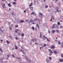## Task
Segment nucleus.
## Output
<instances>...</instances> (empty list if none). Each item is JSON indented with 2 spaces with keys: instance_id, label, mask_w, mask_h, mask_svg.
Returning a JSON list of instances; mask_svg holds the SVG:
<instances>
[{
  "instance_id": "f257e3e1",
  "label": "nucleus",
  "mask_w": 63,
  "mask_h": 63,
  "mask_svg": "<svg viewBox=\"0 0 63 63\" xmlns=\"http://www.w3.org/2000/svg\"><path fill=\"white\" fill-rule=\"evenodd\" d=\"M46 60L47 63H50V61L49 60H48L47 58H46Z\"/></svg>"
},
{
  "instance_id": "f03ea898",
  "label": "nucleus",
  "mask_w": 63,
  "mask_h": 63,
  "mask_svg": "<svg viewBox=\"0 0 63 63\" xmlns=\"http://www.w3.org/2000/svg\"><path fill=\"white\" fill-rule=\"evenodd\" d=\"M2 7L3 8H4V9H5V7H4V6H5V4L3 3H2Z\"/></svg>"
},
{
  "instance_id": "7ed1b4c3",
  "label": "nucleus",
  "mask_w": 63,
  "mask_h": 63,
  "mask_svg": "<svg viewBox=\"0 0 63 63\" xmlns=\"http://www.w3.org/2000/svg\"><path fill=\"white\" fill-rule=\"evenodd\" d=\"M24 58H25L26 60H28V58L27 57V56H25L24 57Z\"/></svg>"
},
{
  "instance_id": "20e7f679",
  "label": "nucleus",
  "mask_w": 63,
  "mask_h": 63,
  "mask_svg": "<svg viewBox=\"0 0 63 63\" xmlns=\"http://www.w3.org/2000/svg\"><path fill=\"white\" fill-rule=\"evenodd\" d=\"M55 48V46L54 45H52V47H51V48H52V49H54Z\"/></svg>"
},
{
  "instance_id": "39448f33",
  "label": "nucleus",
  "mask_w": 63,
  "mask_h": 63,
  "mask_svg": "<svg viewBox=\"0 0 63 63\" xmlns=\"http://www.w3.org/2000/svg\"><path fill=\"white\" fill-rule=\"evenodd\" d=\"M54 52L55 54H57V51L56 50H55L54 51Z\"/></svg>"
},
{
  "instance_id": "423d86ee",
  "label": "nucleus",
  "mask_w": 63,
  "mask_h": 63,
  "mask_svg": "<svg viewBox=\"0 0 63 63\" xmlns=\"http://www.w3.org/2000/svg\"><path fill=\"white\" fill-rule=\"evenodd\" d=\"M29 8H30L31 11H32L33 9V7H30Z\"/></svg>"
},
{
  "instance_id": "0eeeda50",
  "label": "nucleus",
  "mask_w": 63,
  "mask_h": 63,
  "mask_svg": "<svg viewBox=\"0 0 63 63\" xmlns=\"http://www.w3.org/2000/svg\"><path fill=\"white\" fill-rule=\"evenodd\" d=\"M60 62H62L63 61V59H60Z\"/></svg>"
},
{
  "instance_id": "6e6552de",
  "label": "nucleus",
  "mask_w": 63,
  "mask_h": 63,
  "mask_svg": "<svg viewBox=\"0 0 63 63\" xmlns=\"http://www.w3.org/2000/svg\"><path fill=\"white\" fill-rule=\"evenodd\" d=\"M56 31H57V33H59V31L58 30H56Z\"/></svg>"
},
{
  "instance_id": "1a4fd4ad",
  "label": "nucleus",
  "mask_w": 63,
  "mask_h": 63,
  "mask_svg": "<svg viewBox=\"0 0 63 63\" xmlns=\"http://www.w3.org/2000/svg\"><path fill=\"white\" fill-rule=\"evenodd\" d=\"M54 25H55V24H54L52 26V28H55V26H54Z\"/></svg>"
},
{
  "instance_id": "9d476101",
  "label": "nucleus",
  "mask_w": 63,
  "mask_h": 63,
  "mask_svg": "<svg viewBox=\"0 0 63 63\" xmlns=\"http://www.w3.org/2000/svg\"><path fill=\"white\" fill-rule=\"evenodd\" d=\"M55 30H53L52 31V32L53 33H55Z\"/></svg>"
},
{
  "instance_id": "9b49d317",
  "label": "nucleus",
  "mask_w": 63,
  "mask_h": 63,
  "mask_svg": "<svg viewBox=\"0 0 63 63\" xmlns=\"http://www.w3.org/2000/svg\"><path fill=\"white\" fill-rule=\"evenodd\" d=\"M13 5H14H14H16V2H14L13 3Z\"/></svg>"
},
{
  "instance_id": "f8f14e48",
  "label": "nucleus",
  "mask_w": 63,
  "mask_h": 63,
  "mask_svg": "<svg viewBox=\"0 0 63 63\" xmlns=\"http://www.w3.org/2000/svg\"><path fill=\"white\" fill-rule=\"evenodd\" d=\"M36 27H37L38 29H39V26L38 24H36Z\"/></svg>"
},
{
  "instance_id": "ddd939ff",
  "label": "nucleus",
  "mask_w": 63,
  "mask_h": 63,
  "mask_svg": "<svg viewBox=\"0 0 63 63\" xmlns=\"http://www.w3.org/2000/svg\"><path fill=\"white\" fill-rule=\"evenodd\" d=\"M56 9H57V11L58 12H59V11L58 10V7H56Z\"/></svg>"
},
{
  "instance_id": "4468645a",
  "label": "nucleus",
  "mask_w": 63,
  "mask_h": 63,
  "mask_svg": "<svg viewBox=\"0 0 63 63\" xmlns=\"http://www.w3.org/2000/svg\"><path fill=\"white\" fill-rule=\"evenodd\" d=\"M24 21L23 20H20V22H21V23H22V22H24Z\"/></svg>"
},
{
  "instance_id": "2eb2a0df",
  "label": "nucleus",
  "mask_w": 63,
  "mask_h": 63,
  "mask_svg": "<svg viewBox=\"0 0 63 63\" xmlns=\"http://www.w3.org/2000/svg\"><path fill=\"white\" fill-rule=\"evenodd\" d=\"M43 37L44 38H46V39H47H47H48L47 38V37H46V36H45V35L43 36Z\"/></svg>"
},
{
  "instance_id": "dca6fc26",
  "label": "nucleus",
  "mask_w": 63,
  "mask_h": 63,
  "mask_svg": "<svg viewBox=\"0 0 63 63\" xmlns=\"http://www.w3.org/2000/svg\"><path fill=\"white\" fill-rule=\"evenodd\" d=\"M8 6L9 7H11L12 6L11 5V3H9L8 4Z\"/></svg>"
},
{
  "instance_id": "f3484780",
  "label": "nucleus",
  "mask_w": 63,
  "mask_h": 63,
  "mask_svg": "<svg viewBox=\"0 0 63 63\" xmlns=\"http://www.w3.org/2000/svg\"><path fill=\"white\" fill-rule=\"evenodd\" d=\"M32 30H35V28L34 27H32Z\"/></svg>"
},
{
  "instance_id": "a211bd4d",
  "label": "nucleus",
  "mask_w": 63,
  "mask_h": 63,
  "mask_svg": "<svg viewBox=\"0 0 63 63\" xmlns=\"http://www.w3.org/2000/svg\"><path fill=\"white\" fill-rule=\"evenodd\" d=\"M6 42H7V44H9L10 43V42H9L8 40H7Z\"/></svg>"
},
{
  "instance_id": "6ab92c4d",
  "label": "nucleus",
  "mask_w": 63,
  "mask_h": 63,
  "mask_svg": "<svg viewBox=\"0 0 63 63\" xmlns=\"http://www.w3.org/2000/svg\"><path fill=\"white\" fill-rule=\"evenodd\" d=\"M22 34L21 35V36L22 37H23V36H24V33H22Z\"/></svg>"
},
{
  "instance_id": "aec40b11",
  "label": "nucleus",
  "mask_w": 63,
  "mask_h": 63,
  "mask_svg": "<svg viewBox=\"0 0 63 63\" xmlns=\"http://www.w3.org/2000/svg\"><path fill=\"white\" fill-rule=\"evenodd\" d=\"M16 59H19V60H20V58H19V57L18 58H16Z\"/></svg>"
},
{
  "instance_id": "412c9836",
  "label": "nucleus",
  "mask_w": 63,
  "mask_h": 63,
  "mask_svg": "<svg viewBox=\"0 0 63 63\" xmlns=\"http://www.w3.org/2000/svg\"><path fill=\"white\" fill-rule=\"evenodd\" d=\"M34 40L36 42V41H37V39L36 38H34Z\"/></svg>"
},
{
  "instance_id": "4be33fe9",
  "label": "nucleus",
  "mask_w": 63,
  "mask_h": 63,
  "mask_svg": "<svg viewBox=\"0 0 63 63\" xmlns=\"http://www.w3.org/2000/svg\"><path fill=\"white\" fill-rule=\"evenodd\" d=\"M39 15H41V16H43V14H42L40 13V14H39Z\"/></svg>"
},
{
  "instance_id": "5701e85b",
  "label": "nucleus",
  "mask_w": 63,
  "mask_h": 63,
  "mask_svg": "<svg viewBox=\"0 0 63 63\" xmlns=\"http://www.w3.org/2000/svg\"><path fill=\"white\" fill-rule=\"evenodd\" d=\"M50 53H53V52L51 50L50 51Z\"/></svg>"
},
{
  "instance_id": "b1692460",
  "label": "nucleus",
  "mask_w": 63,
  "mask_h": 63,
  "mask_svg": "<svg viewBox=\"0 0 63 63\" xmlns=\"http://www.w3.org/2000/svg\"><path fill=\"white\" fill-rule=\"evenodd\" d=\"M60 24V22H58V25H59Z\"/></svg>"
},
{
  "instance_id": "393cba45",
  "label": "nucleus",
  "mask_w": 63,
  "mask_h": 63,
  "mask_svg": "<svg viewBox=\"0 0 63 63\" xmlns=\"http://www.w3.org/2000/svg\"><path fill=\"white\" fill-rule=\"evenodd\" d=\"M22 53H23V54H24L26 55V54H25V53L24 51H22Z\"/></svg>"
},
{
  "instance_id": "a878e982",
  "label": "nucleus",
  "mask_w": 63,
  "mask_h": 63,
  "mask_svg": "<svg viewBox=\"0 0 63 63\" xmlns=\"http://www.w3.org/2000/svg\"><path fill=\"white\" fill-rule=\"evenodd\" d=\"M47 46V44H44V45L43 46L44 47H46Z\"/></svg>"
},
{
  "instance_id": "bb28decb",
  "label": "nucleus",
  "mask_w": 63,
  "mask_h": 63,
  "mask_svg": "<svg viewBox=\"0 0 63 63\" xmlns=\"http://www.w3.org/2000/svg\"><path fill=\"white\" fill-rule=\"evenodd\" d=\"M49 59H50V60H51V59H52V58H51V57H49Z\"/></svg>"
},
{
  "instance_id": "cd10ccee",
  "label": "nucleus",
  "mask_w": 63,
  "mask_h": 63,
  "mask_svg": "<svg viewBox=\"0 0 63 63\" xmlns=\"http://www.w3.org/2000/svg\"><path fill=\"white\" fill-rule=\"evenodd\" d=\"M15 49H16V50L17 49V47H16V46H15Z\"/></svg>"
},
{
  "instance_id": "c85d7f7f",
  "label": "nucleus",
  "mask_w": 63,
  "mask_h": 63,
  "mask_svg": "<svg viewBox=\"0 0 63 63\" xmlns=\"http://www.w3.org/2000/svg\"><path fill=\"white\" fill-rule=\"evenodd\" d=\"M58 44H59V45H60V42L59 41H58Z\"/></svg>"
},
{
  "instance_id": "c756f323",
  "label": "nucleus",
  "mask_w": 63,
  "mask_h": 63,
  "mask_svg": "<svg viewBox=\"0 0 63 63\" xmlns=\"http://www.w3.org/2000/svg\"><path fill=\"white\" fill-rule=\"evenodd\" d=\"M31 40L33 42H34V39H32Z\"/></svg>"
},
{
  "instance_id": "7c9ffc66",
  "label": "nucleus",
  "mask_w": 63,
  "mask_h": 63,
  "mask_svg": "<svg viewBox=\"0 0 63 63\" xmlns=\"http://www.w3.org/2000/svg\"><path fill=\"white\" fill-rule=\"evenodd\" d=\"M61 55L62 57H63V54H61Z\"/></svg>"
},
{
  "instance_id": "2f4dec72",
  "label": "nucleus",
  "mask_w": 63,
  "mask_h": 63,
  "mask_svg": "<svg viewBox=\"0 0 63 63\" xmlns=\"http://www.w3.org/2000/svg\"><path fill=\"white\" fill-rule=\"evenodd\" d=\"M18 25H16L15 26V27H18Z\"/></svg>"
},
{
  "instance_id": "473e14b6",
  "label": "nucleus",
  "mask_w": 63,
  "mask_h": 63,
  "mask_svg": "<svg viewBox=\"0 0 63 63\" xmlns=\"http://www.w3.org/2000/svg\"><path fill=\"white\" fill-rule=\"evenodd\" d=\"M47 41H48V42H50V40H49L48 39H47Z\"/></svg>"
},
{
  "instance_id": "72a5a7b5",
  "label": "nucleus",
  "mask_w": 63,
  "mask_h": 63,
  "mask_svg": "<svg viewBox=\"0 0 63 63\" xmlns=\"http://www.w3.org/2000/svg\"><path fill=\"white\" fill-rule=\"evenodd\" d=\"M51 19L50 20V21H52V17L51 18Z\"/></svg>"
},
{
  "instance_id": "f704fd0d",
  "label": "nucleus",
  "mask_w": 63,
  "mask_h": 63,
  "mask_svg": "<svg viewBox=\"0 0 63 63\" xmlns=\"http://www.w3.org/2000/svg\"><path fill=\"white\" fill-rule=\"evenodd\" d=\"M12 55V57H14V58L15 57V56H14V55Z\"/></svg>"
},
{
  "instance_id": "c9c22d12",
  "label": "nucleus",
  "mask_w": 63,
  "mask_h": 63,
  "mask_svg": "<svg viewBox=\"0 0 63 63\" xmlns=\"http://www.w3.org/2000/svg\"><path fill=\"white\" fill-rule=\"evenodd\" d=\"M37 20L38 21H39L40 20V19H39V18H37Z\"/></svg>"
},
{
  "instance_id": "e433bc0d",
  "label": "nucleus",
  "mask_w": 63,
  "mask_h": 63,
  "mask_svg": "<svg viewBox=\"0 0 63 63\" xmlns=\"http://www.w3.org/2000/svg\"><path fill=\"white\" fill-rule=\"evenodd\" d=\"M45 7L46 8H47L48 7V6L47 5L45 6Z\"/></svg>"
},
{
  "instance_id": "4c0bfd02",
  "label": "nucleus",
  "mask_w": 63,
  "mask_h": 63,
  "mask_svg": "<svg viewBox=\"0 0 63 63\" xmlns=\"http://www.w3.org/2000/svg\"><path fill=\"white\" fill-rule=\"evenodd\" d=\"M7 56L8 57V58H9V57H10V56L9 55H7Z\"/></svg>"
},
{
  "instance_id": "58836bf2",
  "label": "nucleus",
  "mask_w": 63,
  "mask_h": 63,
  "mask_svg": "<svg viewBox=\"0 0 63 63\" xmlns=\"http://www.w3.org/2000/svg\"><path fill=\"white\" fill-rule=\"evenodd\" d=\"M1 60H3V59H2V58L0 59V62H1Z\"/></svg>"
},
{
  "instance_id": "ea45409f",
  "label": "nucleus",
  "mask_w": 63,
  "mask_h": 63,
  "mask_svg": "<svg viewBox=\"0 0 63 63\" xmlns=\"http://www.w3.org/2000/svg\"><path fill=\"white\" fill-rule=\"evenodd\" d=\"M14 14V12H13L12 13V15H13Z\"/></svg>"
},
{
  "instance_id": "a19ab883",
  "label": "nucleus",
  "mask_w": 63,
  "mask_h": 63,
  "mask_svg": "<svg viewBox=\"0 0 63 63\" xmlns=\"http://www.w3.org/2000/svg\"><path fill=\"white\" fill-rule=\"evenodd\" d=\"M0 51H1V52H2V49H1V48H0Z\"/></svg>"
},
{
  "instance_id": "79ce46f5",
  "label": "nucleus",
  "mask_w": 63,
  "mask_h": 63,
  "mask_svg": "<svg viewBox=\"0 0 63 63\" xmlns=\"http://www.w3.org/2000/svg\"><path fill=\"white\" fill-rule=\"evenodd\" d=\"M32 5V4H30V5H29V7H30V6H31Z\"/></svg>"
},
{
  "instance_id": "37998d69",
  "label": "nucleus",
  "mask_w": 63,
  "mask_h": 63,
  "mask_svg": "<svg viewBox=\"0 0 63 63\" xmlns=\"http://www.w3.org/2000/svg\"><path fill=\"white\" fill-rule=\"evenodd\" d=\"M56 27L57 28H59V27H58V26H57Z\"/></svg>"
},
{
  "instance_id": "c03bdc74",
  "label": "nucleus",
  "mask_w": 63,
  "mask_h": 63,
  "mask_svg": "<svg viewBox=\"0 0 63 63\" xmlns=\"http://www.w3.org/2000/svg\"><path fill=\"white\" fill-rule=\"evenodd\" d=\"M34 20H35L36 21L37 20V18H36V19H34Z\"/></svg>"
},
{
  "instance_id": "a18cd8bd",
  "label": "nucleus",
  "mask_w": 63,
  "mask_h": 63,
  "mask_svg": "<svg viewBox=\"0 0 63 63\" xmlns=\"http://www.w3.org/2000/svg\"><path fill=\"white\" fill-rule=\"evenodd\" d=\"M61 45V47H63V45L62 44Z\"/></svg>"
},
{
  "instance_id": "49530a36",
  "label": "nucleus",
  "mask_w": 63,
  "mask_h": 63,
  "mask_svg": "<svg viewBox=\"0 0 63 63\" xmlns=\"http://www.w3.org/2000/svg\"><path fill=\"white\" fill-rule=\"evenodd\" d=\"M32 24H35V23H34V22L33 23V22H32Z\"/></svg>"
},
{
  "instance_id": "de8ad7c7",
  "label": "nucleus",
  "mask_w": 63,
  "mask_h": 63,
  "mask_svg": "<svg viewBox=\"0 0 63 63\" xmlns=\"http://www.w3.org/2000/svg\"><path fill=\"white\" fill-rule=\"evenodd\" d=\"M40 38H42V36H42V35H41V34H40Z\"/></svg>"
},
{
  "instance_id": "09e8293b",
  "label": "nucleus",
  "mask_w": 63,
  "mask_h": 63,
  "mask_svg": "<svg viewBox=\"0 0 63 63\" xmlns=\"http://www.w3.org/2000/svg\"><path fill=\"white\" fill-rule=\"evenodd\" d=\"M9 37H11V39H12V37H11V36H9Z\"/></svg>"
},
{
  "instance_id": "8fccbe9b",
  "label": "nucleus",
  "mask_w": 63,
  "mask_h": 63,
  "mask_svg": "<svg viewBox=\"0 0 63 63\" xmlns=\"http://www.w3.org/2000/svg\"><path fill=\"white\" fill-rule=\"evenodd\" d=\"M16 40H17V36L16 38Z\"/></svg>"
},
{
  "instance_id": "3c124183",
  "label": "nucleus",
  "mask_w": 63,
  "mask_h": 63,
  "mask_svg": "<svg viewBox=\"0 0 63 63\" xmlns=\"http://www.w3.org/2000/svg\"><path fill=\"white\" fill-rule=\"evenodd\" d=\"M1 42H2L3 41V40H0Z\"/></svg>"
},
{
  "instance_id": "603ef678",
  "label": "nucleus",
  "mask_w": 63,
  "mask_h": 63,
  "mask_svg": "<svg viewBox=\"0 0 63 63\" xmlns=\"http://www.w3.org/2000/svg\"><path fill=\"white\" fill-rule=\"evenodd\" d=\"M30 44H31V45H32V42L31 41L30 42Z\"/></svg>"
},
{
  "instance_id": "864d4df0",
  "label": "nucleus",
  "mask_w": 63,
  "mask_h": 63,
  "mask_svg": "<svg viewBox=\"0 0 63 63\" xmlns=\"http://www.w3.org/2000/svg\"><path fill=\"white\" fill-rule=\"evenodd\" d=\"M62 26H60V28H62Z\"/></svg>"
},
{
  "instance_id": "5fc2aeb1",
  "label": "nucleus",
  "mask_w": 63,
  "mask_h": 63,
  "mask_svg": "<svg viewBox=\"0 0 63 63\" xmlns=\"http://www.w3.org/2000/svg\"><path fill=\"white\" fill-rule=\"evenodd\" d=\"M33 14H34V13H32L31 14V15H33Z\"/></svg>"
},
{
  "instance_id": "6e6d98bb",
  "label": "nucleus",
  "mask_w": 63,
  "mask_h": 63,
  "mask_svg": "<svg viewBox=\"0 0 63 63\" xmlns=\"http://www.w3.org/2000/svg\"><path fill=\"white\" fill-rule=\"evenodd\" d=\"M26 21H28V19H26Z\"/></svg>"
},
{
  "instance_id": "4d7b16f0",
  "label": "nucleus",
  "mask_w": 63,
  "mask_h": 63,
  "mask_svg": "<svg viewBox=\"0 0 63 63\" xmlns=\"http://www.w3.org/2000/svg\"><path fill=\"white\" fill-rule=\"evenodd\" d=\"M18 34L19 35H20V33L19 32Z\"/></svg>"
},
{
  "instance_id": "13d9d810",
  "label": "nucleus",
  "mask_w": 63,
  "mask_h": 63,
  "mask_svg": "<svg viewBox=\"0 0 63 63\" xmlns=\"http://www.w3.org/2000/svg\"><path fill=\"white\" fill-rule=\"evenodd\" d=\"M35 44H36V45H38V43H35Z\"/></svg>"
},
{
  "instance_id": "bf43d9fd",
  "label": "nucleus",
  "mask_w": 63,
  "mask_h": 63,
  "mask_svg": "<svg viewBox=\"0 0 63 63\" xmlns=\"http://www.w3.org/2000/svg\"><path fill=\"white\" fill-rule=\"evenodd\" d=\"M55 1H56V2H57L58 0H55Z\"/></svg>"
},
{
  "instance_id": "052dcab7",
  "label": "nucleus",
  "mask_w": 63,
  "mask_h": 63,
  "mask_svg": "<svg viewBox=\"0 0 63 63\" xmlns=\"http://www.w3.org/2000/svg\"><path fill=\"white\" fill-rule=\"evenodd\" d=\"M44 2H46V0H43Z\"/></svg>"
},
{
  "instance_id": "680f3d73",
  "label": "nucleus",
  "mask_w": 63,
  "mask_h": 63,
  "mask_svg": "<svg viewBox=\"0 0 63 63\" xmlns=\"http://www.w3.org/2000/svg\"><path fill=\"white\" fill-rule=\"evenodd\" d=\"M10 30H11L12 29V28H11V27H10Z\"/></svg>"
},
{
  "instance_id": "e2e57ef3",
  "label": "nucleus",
  "mask_w": 63,
  "mask_h": 63,
  "mask_svg": "<svg viewBox=\"0 0 63 63\" xmlns=\"http://www.w3.org/2000/svg\"><path fill=\"white\" fill-rule=\"evenodd\" d=\"M8 59V58L7 57L6 58V59L7 60Z\"/></svg>"
},
{
  "instance_id": "0e129e2a",
  "label": "nucleus",
  "mask_w": 63,
  "mask_h": 63,
  "mask_svg": "<svg viewBox=\"0 0 63 63\" xmlns=\"http://www.w3.org/2000/svg\"><path fill=\"white\" fill-rule=\"evenodd\" d=\"M52 19L53 20H54V17H53L52 18Z\"/></svg>"
},
{
  "instance_id": "69168bd1",
  "label": "nucleus",
  "mask_w": 63,
  "mask_h": 63,
  "mask_svg": "<svg viewBox=\"0 0 63 63\" xmlns=\"http://www.w3.org/2000/svg\"><path fill=\"white\" fill-rule=\"evenodd\" d=\"M24 13H26V11L25 10L24 11Z\"/></svg>"
},
{
  "instance_id": "338daca9",
  "label": "nucleus",
  "mask_w": 63,
  "mask_h": 63,
  "mask_svg": "<svg viewBox=\"0 0 63 63\" xmlns=\"http://www.w3.org/2000/svg\"><path fill=\"white\" fill-rule=\"evenodd\" d=\"M41 48H43V47H40V49H41Z\"/></svg>"
},
{
  "instance_id": "774afa93",
  "label": "nucleus",
  "mask_w": 63,
  "mask_h": 63,
  "mask_svg": "<svg viewBox=\"0 0 63 63\" xmlns=\"http://www.w3.org/2000/svg\"><path fill=\"white\" fill-rule=\"evenodd\" d=\"M48 50H49V51H50L51 49H49Z\"/></svg>"
}]
</instances>
